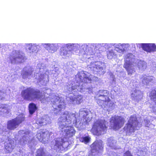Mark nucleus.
<instances>
[{
  "label": "nucleus",
  "instance_id": "obj_1",
  "mask_svg": "<svg viewBox=\"0 0 156 156\" xmlns=\"http://www.w3.org/2000/svg\"><path fill=\"white\" fill-rule=\"evenodd\" d=\"M21 95L24 100L27 101L37 99L41 101L44 98V96L39 90L30 87L23 90Z\"/></svg>",
  "mask_w": 156,
  "mask_h": 156
},
{
  "label": "nucleus",
  "instance_id": "obj_2",
  "mask_svg": "<svg viewBox=\"0 0 156 156\" xmlns=\"http://www.w3.org/2000/svg\"><path fill=\"white\" fill-rule=\"evenodd\" d=\"M99 94L96 100L97 103L100 105L104 103H109L111 100L109 98V92L106 90H100L98 92Z\"/></svg>",
  "mask_w": 156,
  "mask_h": 156
},
{
  "label": "nucleus",
  "instance_id": "obj_3",
  "mask_svg": "<svg viewBox=\"0 0 156 156\" xmlns=\"http://www.w3.org/2000/svg\"><path fill=\"white\" fill-rule=\"evenodd\" d=\"M125 122V120L123 118L117 115L112 117L110 120V124L113 125V127L122 126Z\"/></svg>",
  "mask_w": 156,
  "mask_h": 156
},
{
  "label": "nucleus",
  "instance_id": "obj_4",
  "mask_svg": "<svg viewBox=\"0 0 156 156\" xmlns=\"http://www.w3.org/2000/svg\"><path fill=\"white\" fill-rule=\"evenodd\" d=\"M50 135L49 132L47 131L40 132L37 133L36 137L40 141L45 143L49 140Z\"/></svg>",
  "mask_w": 156,
  "mask_h": 156
},
{
  "label": "nucleus",
  "instance_id": "obj_5",
  "mask_svg": "<svg viewBox=\"0 0 156 156\" xmlns=\"http://www.w3.org/2000/svg\"><path fill=\"white\" fill-rule=\"evenodd\" d=\"M24 117H17L14 119L8 121L7 122V127H15L21 123L24 120Z\"/></svg>",
  "mask_w": 156,
  "mask_h": 156
},
{
  "label": "nucleus",
  "instance_id": "obj_6",
  "mask_svg": "<svg viewBox=\"0 0 156 156\" xmlns=\"http://www.w3.org/2000/svg\"><path fill=\"white\" fill-rule=\"evenodd\" d=\"M143 49L147 52H151L156 51V46L154 43H141Z\"/></svg>",
  "mask_w": 156,
  "mask_h": 156
},
{
  "label": "nucleus",
  "instance_id": "obj_7",
  "mask_svg": "<svg viewBox=\"0 0 156 156\" xmlns=\"http://www.w3.org/2000/svg\"><path fill=\"white\" fill-rule=\"evenodd\" d=\"M65 141L63 138L59 137L57 138L55 140V144L54 145V149L56 150L60 151L63 149L64 148L63 145Z\"/></svg>",
  "mask_w": 156,
  "mask_h": 156
},
{
  "label": "nucleus",
  "instance_id": "obj_8",
  "mask_svg": "<svg viewBox=\"0 0 156 156\" xmlns=\"http://www.w3.org/2000/svg\"><path fill=\"white\" fill-rule=\"evenodd\" d=\"M92 150L95 151L102 150L103 148V142L101 140H96L92 144Z\"/></svg>",
  "mask_w": 156,
  "mask_h": 156
},
{
  "label": "nucleus",
  "instance_id": "obj_9",
  "mask_svg": "<svg viewBox=\"0 0 156 156\" xmlns=\"http://www.w3.org/2000/svg\"><path fill=\"white\" fill-rule=\"evenodd\" d=\"M137 117L134 115H131L129 118L127 124V127H133L138 123Z\"/></svg>",
  "mask_w": 156,
  "mask_h": 156
},
{
  "label": "nucleus",
  "instance_id": "obj_10",
  "mask_svg": "<svg viewBox=\"0 0 156 156\" xmlns=\"http://www.w3.org/2000/svg\"><path fill=\"white\" fill-rule=\"evenodd\" d=\"M14 148V142L11 141L7 143L5 145L4 148L6 153H11Z\"/></svg>",
  "mask_w": 156,
  "mask_h": 156
},
{
  "label": "nucleus",
  "instance_id": "obj_11",
  "mask_svg": "<svg viewBox=\"0 0 156 156\" xmlns=\"http://www.w3.org/2000/svg\"><path fill=\"white\" fill-rule=\"evenodd\" d=\"M73 127H70V129L66 130L64 138L66 139H69L73 136L75 133V131Z\"/></svg>",
  "mask_w": 156,
  "mask_h": 156
},
{
  "label": "nucleus",
  "instance_id": "obj_12",
  "mask_svg": "<svg viewBox=\"0 0 156 156\" xmlns=\"http://www.w3.org/2000/svg\"><path fill=\"white\" fill-rule=\"evenodd\" d=\"M37 108L35 104L31 103L29 105L28 110L30 114L32 115L37 110Z\"/></svg>",
  "mask_w": 156,
  "mask_h": 156
},
{
  "label": "nucleus",
  "instance_id": "obj_13",
  "mask_svg": "<svg viewBox=\"0 0 156 156\" xmlns=\"http://www.w3.org/2000/svg\"><path fill=\"white\" fill-rule=\"evenodd\" d=\"M150 99L156 105V89L151 90L149 94Z\"/></svg>",
  "mask_w": 156,
  "mask_h": 156
},
{
  "label": "nucleus",
  "instance_id": "obj_14",
  "mask_svg": "<svg viewBox=\"0 0 156 156\" xmlns=\"http://www.w3.org/2000/svg\"><path fill=\"white\" fill-rule=\"evenodd\" d=\"M23 56L20 54V52H17L16 53L15 57L10 58V60L11 63H15L16 62H19V60L22 59Z\"/></svg>",
  "mask_w": 156,
  "mask_h": 156
},
{
  "label": "nucleus",
  "instance_id": "obj_15",
  "mask_svg": "<svg viewBox=\"0 0 156 156\" xmlns=\"http://www.w3.org/2000/svg\"><path fill=\"white\" fill-rule=\"evenodd\" d=\"M30 136L29 133L28 134H25L20 140L19 141L20 143H23L25 144L28 139H30Z\"/></svg>",
  "mask_w": 156,
  "mask_h": 156
},
{
  "label": "nucleus",
  "instance_id": "obj_16",
  "mask_svg": "<svg viewBox=\"0 0 156 156\" xmlns=\"http://www.w3.org/2000/svg\"><path fill=\"white\" fill-rule=\"evenodd\" d=\"M91 132L94 135L97 136H99L101 134L100 130L98 129V127H92Z\"/></svg>",
  "mask_w": 156,
  "mask_h": 156
},
{
  "label": "nucleus",
  "instance_id": "obj_17",
  "mask_svg": "<svg viewBox=\"0 0 156 156\" xmlns=\"http://www.w3.org/2000/svg\"><path fill=\"white\" fill-rule=\"evenodd\" d=\"M45 152L43 148H40L37 151V154L36 156H45ZM47 156H53L51 155H48Z\"/></svg>",
  "mask_w": 156,
  "mask_h": 156
},
{
  "label": "nucleus",
  "instance_id": "obj_18",
  "mask_svg": "<svg viewBox=\"0 0 156 156\" xmlns=\"http://www.w3.org/2000/svg\"><path fill=\"white\" fill-rule=\"evenodd\" d=\"M83 75V82L85 83H90L91 82L92 79L89 76H87L86 74L85 73H82Z\"/></svg>",
  "mask_w": 156,
  "mask_h": 156
},
{
  "label": "nucleus",
  "instance_id": "obj_19",
  "mask_svg": "<svg viewBox=\"0 0 156 156\" xmlns=\"http://www.w3.org/2000/svg\"><path fill=\"white\" fill-rule=\"evenodd\" d=\"M90 139V137L87 136L80 138V140L81 142H84L85 144H87L89 142Z\"/></svg>",
  "mask_w": 156,
  "mask_h": 156
},
{
  "label": "nucleus",
  "instance_id": "obj_20",
  "mask_svg": "<svg viewBox=\"0 0 156 156\" xmlns=\"http://www.w3.org/2000/svg\"><path fill=\"white\" fill-rule=\"evenodd\" d=\"M83 97L81 95H77L74 99V101H75L76 103L78 104H80L82 101Z\"/></svg>",
  "mask_w": 156,
  "mask_h": 156
},
{
  "label": "nucleus",
  "instance_id": "obj_21",
  "mask_svg": "<svg viewBox=\"0 0 156 156\" xmlns=\"http://www.w3.org/2000/svg\"><path fill=\"white\" fill-rule=\"evenodd\" d=\"M58 107L59 109V111H61L62 109L64 110L66 108L65 104L63 102L62 104L58 105Z\"/></svg>",
  "mask_w": 156,
  "mask_h": 156
},
{
  "label": "nucleus",
  "instance_id": "obj_22",
  "mask_svg": "<svg viewBox=\"0 0 156 156\" xmlns=\"http://www.w3.org/2000/svg\"><path fill=\"white\" fill-rule=\"evenodd\" d=\"M130 64L129 62H126L124 64L123 67L126 70L130 69Z\"/></svg>",
  "mask_w": 156,
  "mask_h": 156
},
{
  "label": "nucleus",
  "instance_id": "obj_23",
  "mask_svg": "<svg viewBox=\"0 0 156 156\" xmlns=\"http://www.w3.org/2000/svg\"><path fill=\"white\" fill-rule=\"evenodd\" d=\"M30 74L27 71H25L24 72L22 75L23 78L24 79L25 78L28 76L30 75Z\"/></svg>",
  "mask_w": 156,
  "mask_h": 156
},
{
  "label": "nucleus",
  "instance_id": "obj_24",
  "mask_svg": "<svg viewBox=\"0 0 156 156\" xmlns=\"http://www.w3.org/2000/svg\"><path fill=\"white\" fill-rule=\"evenodd\" d=\"M128 75H131L135 72V71L132 69H129L126 70Z\"/></svg>",
  "mask_w": 156,
  "mask_h": 156
},
{
  "label": "nucleus",
  "instance_id": "obj_25",
  "mask_svg": "<svg viewBox=\"0 0 156 156\" xmlns=\"http://www.w3.org/2000/svg\"><path fill=\"white\" fill-rule=\"evenodd\" d=\"M123 156H133L131 152L129 150H128L126 151L124 154Z\"/></svg>",
  "mask_w": 156,
  "mask_h": 156
},
{
  "label": "nucleus",
  "instance_id": "obj_26",
  "mask_svg": "<svg viewBox=\"0 0 156 156\" xmlns=\"http://www.w3.org/2000/svg\"><path fill=\"white\" fill-rule=\"evenodd\" d=\"M78 76L79 78L80 79V81L83 82V77H82V75L80 74H79L78 75Z\"/></svg>",
  "mask_w": 156,
  "mask_h": 156
},
{
  "label": "nucleus",
  "instance_id": "obj_27",
  "mask_svg": "<svg viewBox=\"0 0 156 156\" xmlns=\"http://www.w3.org/2000/svg\"><path fill=\"white\" fill-rule=\"evenodd\" d=\"M45 44L48 47H50L51 45V44Z\"/></svg>",
  "mask_w": 156,
  "mask_h": 156
},
{
  "label": "nucleus",
  "instance_id": "obj_28",
  "mask_svg": "<svg viewBox=\"0 0 156 156\" xmlns=\"http://www.w3.org/2000/svg\"><path fill=\"white\" fill-rule=\"evenodd\" d=\"M7 128H8L9 129H13V128L14 127H7Z\"/></svg>",
  "mask_w": 156,
  "mask_h": 156
},
{
  "label": "nucleus",
  "instance_id": "obj_29",
  "mask_svg": "<svg viewBox=\"0 0 156 156\" xmlns=\"http://www.w3.org/2000/svg\"><path fill=\"white\" fill-rule=\"evenodd\" d=\"M101 128H102V129H103L104 128H107V127H101Z\"/></svg>",
  "mask_w": 156,
  "mask_h": 156
},
{
  "label": "nucleus",
  "instance_id": "obj_30",
  "mask_svg": "<svg viewBox=\"0 0 156 156\" xmlns=\"http://www.w3.org/2000/svg\"><path fill=\"white\" fill-rule=\"evenodd\" d=\"M67 127H71V126H67Z\"/></svg>",
  "mask_w": 156,
  "mask_h": 156
}]
</instances>
